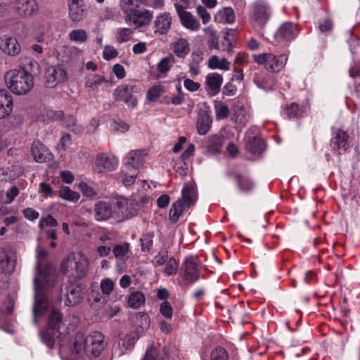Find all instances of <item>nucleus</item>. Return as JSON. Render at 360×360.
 Segmentation results:
<instances>
[{"mask_svg":"<svg viewBox=\"0 0 360 360\" xmlns=\"http://www.w3.org/2000/svg\"><path fill=\"white\" fill-rule=\"evenodd\" d=\"M13 9L19 15L30 16L37 12L38 6L35 0H15Z\"/></svg>","mask_w":360,"mask_h":360,"instance_id":"nucleus-18","label":"nucleus"},{"mask_svg":"<svg viewBox=\"0 0 360 360\" xmlns=\"http://www.w3.org/2000/svg\"><path fill=\"white\" fill-rule=\"evenodd\" d=\"M6 82L11 92L16 95H25L34 86V79L24 71L13 69L6 72Z\"/></svg>","mask_w":360,"mask_h":360,"instance_id":"nucleus-4","label":"nucleus"},{"mask_svg":"<svg viewBox=\"0 0 360 360\" xmlns=\"http://www.w3.org/2000/svg\"><path fill=\"white\" fill-rule=\"evenodd\" d=\"M118 160L115 156L101 153L96 158V170L100 173L112 171L116 168Z\"/></svg>","mask_w":360,"mask_h":360,"instance_id":"nucleus-17","label":"nucleus"},{"mask_svg":"<svg viewBox=\"0 0 360 360\" xmlns=\"http://www.w3.org/2000/svg\"><path fill=\"white\" fill-rule=\"evenodd\" d=\"M348 134L344 130H339L336 135L330 139V146L334 150L343 149L346 150Z\"/></svg>","mask_w":360,"mask_h":360,"instance_id":"nucleus-27","label":"nucleus"},{"mask_svg":"<svg viewBox=\"0 0 360 360\" xmlns=\"http://www.w3.org/2000/svg\"><path fill=\"white\" fill-rule=\"evenodd\" d=\"M132 32L129 28H121L117 32V41L123 43L130 39Z\"/></svg>","mask_w":360,"mask_h":360,"instance_id":"nucleus-50","label":"nucleus"},{"mask_svg":"<svg viewBox=\"0 0 360 360\" xmlns=\"http://www.w3.org/2000/svg\"><path fill=\"white\" fill-rule=\"evenodd\" d=\"M123 164L129 169L133 168L134 170L142 165L141 162H139L138 161L136 162V159L133 155H131V152H129L124 158Z\"/></svg>","mask_w":360,"mask_h":360,"instance_id":"nucleus-46","label":"nucleus"},{"mask_svg":"<svg viewBox=\"0 0 360 360\" xmlns=\"http://www.w3.org/2000/svg\"><path fill=\"white\" fill-rule=\"evenodd\" d=\"M231 63L224 58H219L217 56H212L208 61V67L210 69H220L223 70H229Z\"/></svg>","mask_w":360,"mask_h":360,"instance_id":"nucleus-32","label":"nucleus"},{"mask_svg":"<svg viewBox=\"0 0 360 360\" xmlns=\"http://www.w3.org/2000/svg\"><path fill=\"white\" fill-rule=\"evenodd\" d=\"M60 196L63 199L71 201H77L79 198V193L72 191L68 186H63L61 188L60 190Z\"/></svg>","mask_w":360,"mask_h":360,"instance_id":"nucleus-41","label":"nucleus"},{"mask_svg":"<svg viewBox=\"0 0 360 360\" xmlns=\"http://www.w3.org/2000/svg\"><path fill=\"white\" fill-rule=\"evenodd\" d=\"M71 41L76 42H84L87 39V34L84 30H74L69 34Z\"/></svg>","mask_w":360,"mask_h":360,"instance_id":"nucleus-45","label":"nucleus"},{"mask_svg":"<svg viewBox=\"0 0 360 360\" xmlns=\"http://www.w3.org/2000/svg\"><path fill=\"white\" fill-rule=\"evenodd\" d=\"M0 49L9 56H16L20 51V46L17 39L8 36L0 37Z\"/></svg>","mask_w":360,"mask_h":360,"instance_id":"nucleus-23","label":"nucleus"},{"mask_svg":"<svg viewBox=\"0 0 360 360\" xmlns=\"http://www.w3.org/2000/svg\"><path fill=\"white\" fill-rule=\"evenodd\" d=\"M172 23V16L169 13L160 14L156 17L154 22L155 32L160 34H166L170 28Z\"/></svg>","mask_w":360,"mask_h":360,"instance_id":"nucleus-26","label":"nucleus"},{"mask_svg":"<svg viewBox=\"0 0 360 360\" xmlns=\"http://www.w3.org/2000/svg\"><path fill=\"white\" fill-rule=\"evenodd\" d=\"M177 270L178 262L174 257H171L166 264L164 272L167 276H171L175 274Z\"/></svg>","mask_w":360,"mask_h":360,"instance_id":"nucleus-48","label":"nucleus"},{"mask_svg":"<svg viewBox=\"0 0 360 360\" xmlns=\"http://www.w3.org/2000/svg\"><path fill=\"white\" fill-rule=\"evenodd\" d=\"M197 200L195 188L190 184H186L181 191V198L175 201L169 212V220L172 224H176L184 212L193 206Z\"/></svg>","mask_w":360,"mask_h":360,"instance_id":"nucleus-3","label":"nucleus"},{"mask_svg":"<svg viewBox=\"0 0 360 360\" xmlns=\"http://www.w3.org/2000/svg\"><path fill=\"white\" fill-rule=\"evenodd\" d=\"M103 335L98 331L85 336L83 333L75 334L73 345L70 347L72 353L80 354L84 352L89 360H105L98 359L104 349Z\"/></svg>","mask_w":360,"mask_h":360,"instance_id":"nucleus-2","label":"nucleus"},{"mask_svg":"<svg viewBox=\"0 0 360 360\" xmlns=\"http://www.w3.org/2000/svg\"><path fill=\"white\" fill-rule=\"evenodd\" d=\"M89 261L86 257L77 252L72 255H70L63 259L61 264V270L63 274L75 272L78 278L84 277L88 270Z\"/></svg>","mask_w":360,"mask_h":360,"instance_id":"nucleus-7","label":"nucleus"},{"mask_svg":"<svg viewBox=\"0 0 360 360\" xmlns=\"http://www.w3.org/2000/svg\"><path fill=\"white\" fill-rule=\"evenodd\" d=\"M52 188L51 186L45 182H41L39 184V192L42 193L43 196L48 198L52 194Z\"/></svg>","mask_w":360,"mask_h":360,"instance_id":"nucleus-63","label":"nucleus"},{"mask_svg":"<svg viewBox=\"0 0 360 360\" xmlns=\"http://www.w3.org/2000/svg\"><path fill=\"white\" fill-rule=\"evenodd\" d=\"M65 291L66 300L65 302L67 306H75L79 304L83 298L85 291V285L79 281H68L61 289Z\"/></svg>","mask_w":360,"mask_h":360,"instance_id":"nucleus-9","label":"nucleus"},{"mask_svg":"<svg viewBox=\"0 0 360 360\" xmlns=\"http://www.w3.org/2000/svg\"><path fill=\"white\" fill-rule=\"evenodd\" d=\"M266 148L265 142L263 139L256 136H249L247 140V148L253 154H260Z\"/></svg>","mask_w":360,"mask_h":360,"instance_id":"nucleus-28","label":"nucleus"},{"mask_svg":"<svg viewBox=\"0 0 360 360\" xmlns=\"http://www.w3.org/2000/svg\"><path fill=\"white\" fill-rule=\"evenodd\" d=\"M118 55V51L112 46H105L103 49V56L106 60H110Z\"/></svg>","mask_w":360,"mask_h":360,"instance_id":"nucleus-54","label":"nucleus"},{"mask_svg":"<svg viewBox=\"0 0 360 360\" xmlns=\"http://www.w3.org/2000/svg\"><path fill=\"white\" fill-rule=\"evenodd\" d=\"M154 234L153 232H148L142 235L140 238L141 251L148 252L153 247Z\"/></svg>","mask_w":360,"mask_h":360,"instance_id":"nucleus-37","label":"nucleus"},{"mask_svg":"<svg viewBox=\"0 0 360 360\" xmlns=\"http://www.w3.org/2000/svg\"><path fill=\"white\" fill-rule=\"evenodd\" d=\"M82 194L86 197L90 198L96 195L95 191L85 182H82L79 184Z\"/></svg>","mask_w":360,"mask_h":360,"instance_id":"nucleus-57","label":"nucleus"},{"mask_svg":"<svg viewBox=\"0 0 360 360\" xmlns=\"http://www.w3.org/2000/svg\"><path fill=\"white\" fill-rule=\"evenodd\" d=\"M145 302L143 294L139 291L131 292L128 297V305L133 309H138Z\"/></svg>","mask_w":360,"mask_h":360,"instance_id":"nucleus-34","label":"nucleus"},{"mask_svg":"<svg viewBox=\"0 0 360 360\" xmlns=\"http://www.w3.org/2000/svg\"><path fill=\"white\" fill-rule=\"evenodd\" d=\"M173 51L177 57L184 58L190 51V46L187 40L180 38L175 41L173 44Z\"/></svg>","mask_w":360,"mask_h":360,"instance_id":"nucleus-31","label":"nucleus"},{"mask_svg":"<svg viewBox=\"0 0 360 360\" xmlns=\"http://www.w3.org/2000/svg\"><path fill=\"white\" fill-rule=\"evenodd\" d=\"M63 122L65 126L69 130L72 131H77V120L76 118L72 115H66L63 118Z\"/></svg>","mask_w":360,"mask_h":360,"instance_id":"nucleus-55","label":"nucleus"},{"mask_svg":"<svg viewBox=\"0 0 360 360\" xmlns=\"http://www.w3.org/2000/svg\"><path fill=\"white\" fill-rule=\"evenodd\" d=\"M174 7L184 27L193 31L200 29L199 21L190 12L184 11V7L181 4L175 3Z\"/></svg>","mask_w":360,"mask_h":360,"instance_id":"nucleus-15","label":"nucleus"},{"mask_svg":"<svg viewBox=\"0 0 360 360\" xmlns=\"http://www.w3.org/2000/svg\"><path fill=\"white\" fill-rule=\"evenodd\" d=\"M162 92V87L160 85L153 86L148 91L147 98L150 101H155L159 98Z\"/></svg>","mask_w":360,"mask_h":360,"instance_id":"nucleus-49","label":"nucleus"},{"mask_svg":"<svg viewBox=\"0 0 360 360\" xmlns=\"http://www.w3.org/2000/svg\"><path fill=\"white\" fill-rule=\"evenodd\" d=\"M168 259V251L166 248H162L155 256L153 259V264L155 266H162L166 263Z\"/></svg>","mask_w":360,"mask_h":360,"instance_id":"nucleus-47","label":"nucleus"},{"mask_svg":"<svg viewBox=\"0 0 360 360\" xmlns=\"http://www.w3.org/2000/svg\"><path fill=\"white\" fill-rule=\"evenodd\" d=\"M0 104L4 105H13L12 95L6 89H0Z\"/></svg>","mask_w":360,"mask_h":360,"instance_id":"nucleus-53","label":"nucleus"},{"mask_svg":"<svg viewBox=\"0 0 360 360\" xmlns=\"http://www.w3.org/2000/svg\"><path fill=\"white\" fill-rule=\"evenodd\" d=\"M115 283L110 278H105L101 281L100 288L106 298L108 300L109 295L114 289Z\"/></svg>","mask_w":360,"mask_h":360,"instance_id":"nucleus-43","label":"nucleus"},{"mask_svg":"<svg viewBox=\"0 0 360 360\" xmlns=\"http://www.w3.org/2000/svg\"><path fill=\"white\" fill-rule=\"evenodd\" d=\"M300 112L299 105L292 103L290 105H286L284 108V114L288 119H292L297 117Z\"/></svg>","mask_w":360,"mask_h":360,"instance_id":"nucleus-44","label":"nucleus"},{"mask_svg":"<svg viewBox=\"0 0 360 360\" xmlns=\"http://www.w3.org/2000/svg\"><path fill=\"white\" fill-rule=\"evenodd\" d=\"M112 129L120 131L125 132L129 130V125L122 120L113 121L111 124Z\"/></svg>","mask_w":360,"mask_h":360,"instance_id":"nucleus-56","label":"nucleus"},{"mask_svg":"<svg viewBox=\"0 0 360 360\" xmlns=\"http://www.w3.org/2000/svg\"><path fill=\"white\" fill-rule=\"evenodd\" d=\"M39 65L35 60H29L23 68L17 69L18 71H24L27 73V75L31 76L32 79L39 73Z\"/></svg>","mask_w":360,"mask_h":360,"instance_id":"nucleus-35","label":"nucleus"},{"mask_svg":"<svg viewBox=\"0 0 360 360\" xmlns=\"http://www.w3.org/2000/svg\"><path fill=\"white\" fill-rule=\"evenodd\" d=\"M297 34L296 25L291 22H285L278 29L274 36L278 41H290Z\"/></svg>","mask_w":360,"mask_h":360,"instance_id":"nucleus-21","label":"nucleus"},{"mask_svg":"<svg viewBox=\"0 0 360 360\" xmlns=\"http://www.w3.org/2000/svg\"><path fill=\"white\" fill-rule=\"evenodd\" d=\"M174 62V58L173 57H165L163 58L158 64V70L162 72H166L170 69V63Z\"/></svg>","mask_w":360,"mask_h":360,"instance_id":"nucleus-51","label":"nucleus"},{"mask_svg":"<svg viewBox=\"0 0 360 360\" xmlns=\"http://www.w3.org/2000/svg\"><path fill=\"white\" fill-rule=\"evenodd\" d=\"M112 72L116 75L117 79H122L126 75V72L124 67L120 64H115L112 68Z\"/></svg>","mask_w":360,"mask_h":360,"instance_id":"nucleus-64","label":"nucleus"},{"mask_svg":"<svg viewBox=\"0 0 360 360\" xmlns=\"http://www.w3.org/2000/svg\"><path fill=\"white\" fill-rule=\"evenodd\" d=\"M22 213L24 217L30 221H34L37 219L39 216V214L37 211L30 207L24 209Z\"/></svg>","mask_w":360,"mask_h":360,"instance_id":"nucleus-61","label":"nucleus"},{"mask_svg":"<svg viewBox=\"0 0 360 360\" xmlns=\"http://www.w3.org/2000/svg\"><path fill=\"white\" fill-rule=\"evenodd\" d=\"M253 82L258 88L262 89L266 91L273 89L274 85V80L272 75L265 72L255 73L253 77Z\"/></svg>","mask_w":360,"mask_h":360,"instance_id":"nucleus-24","label":"nucleus"},{"mask_svg":"<svg viewBox=\"0 0 360 360\" xmlns=\"http://www.w3.org/2000/svg\"><path fill=\"white\" fill-rule=\"evenodd\" d=\"M160 314L166 319H171L173 314V309L170 303L167 301H164L160 306Z\"/></svg>","mask_w":360,"mask_h":360,"instance_id":"nucleus-52","label":"nucleus"},{"mask_svg":"<svg viewBox=\"0 0 360 360\" xmlns=\"http://www.w3.org/2000/svg\"><path fill=\"white\" fill-rule=\"evenodd\" d=\"M14 269V261L11 259L6 252L0 251V274H10L13 273Z\"/></svg>","mask_w":360,"mask_h":360,"instance_id":"nucleus-30","label":"nucleus"},{"mask_svg":"<svg viewBox=\"0 0 360 360\" xmlns=\"http://www.w3.org/2000/svg\"><path fill=\"white\" fill-rule=\"evenodd\" d=\"M209 106L205 105L198 111L197 118V129L200 135L206 134L210 129L212 118Z\"/></svg>","mask_w":360,"mask_h":360,"instance_id":"nucleus-14","label":"nucleus"},{"mask_svg":"<svg viewBox=\"0 0 360 360\" xmlns=\"http://www.w3.org/2000/svg\"><path fill=\"white\" fill-rule=\"evenodd\" d=\"M288 60V56L281 54L275 56L273 53H264L255 56V61L261 65H264L266 70L273 72H277L281 70L285 65Z\"/></svg>","mask_w":360,"mask_h":360,"instance_id":"nucleus-8","label":"nucleus"},{"mask_svg":"<svg viewBox=\"0 0 360 360\" xmlns=\"http://www.w3.org/2000/svg\"><path fill=\"white\" fill-rule=\"evenodd\" d=\"M233 117L236 122L245 125L248 121V115L243 107H238L234 110Z\"/></svg>","mask_w":360,"mask_h":360,"instance_id":"nucleus-42","label":"nucleus"},{"mask_svg":"<svg viewBox=\"0 0 360 360\" xmlns=\"http://www.w3.org/2000/svg\"><path fill=\"white\" fill-rule=\"evenodd\" d=\"M95 218L97 221H104L109 219L112 213L110 202L98 201L94 205Z\"/></svg>","mask_w":360,"mask_h":360,"instance_id":"nucleus-25","label":"nucleus"},{"mask_svg":"<svg viewBox=\"0 0 360 360\" xmlns=\"http://www.w3.org/2000/svg\"><path fill=\"white\" fill-rule=\"evenodd\" d=\"M47 252L39 248L37 253V276L34 279V302L32 306V323L37 325V318L44 316L49 307L48 290L51 288L55 281V276L49 270H41V260L47 256Z\"/></svg>","mask_w":360,"mask_h":360,"instance_id":"nucleus-1","label":"nucleus"},{"mask_svg":"<svg viewBox=\"0 0 360 360\" xmlns=\"http://www.w3.org/2000/svg\"><path fill=\"white\" fill-rule=\"evenodd\" d=\"M103 83H108L104 77L96 74H90L85 77L84 86L89 89V91H94Z\"/></svg>","mask_w":360,"mask_h":360,"instance_id":"nucleus-29","label":"nucleus"},{"mask_svg":"<svg viewBox=\"0 0 360 360\" xmlns=\"http://www.w3.org/2000/svg\"><path fill=\"white\" fill-rule=\"evenodd\" d=\"M135 86L122 84L118 86L113 92V96L117 101H123L126 104L135 107L137 104V100L135 98L134 93Z\"/></svg>","mask_w":360,"mask_h":360,"instance_id":"nucleus-13","label":"nucleus"},{"mask_svg":"<svg viewBox=\"0 0 360 360\" xmlns=\"http://www.w3.org/2000/svg\"><path fill=\"white\" fill-rule=\"evenodd\" d=\"M229 356L226 350L222 347L214 348L210 353V360H229Z\"/></svg>","mask_w":360,"mask_h":360,"instance_id":"nucleus-40","label":"nucleus"},{"mask_svg":"<svg viewBox=\"0 0 360 360\" xmlns=\"http://www.w3.org/2000/svg\"><path fill=\"white\" fill-rule=\"evenodd\" d=\"M122 7L126 14V22L133 23L136 27L148 25L153 17L152 11L139 10L137 1L134 0H127Z\"/></svg>","mask_w":360,"mask_h":360,"instance_id":"nucleus-6","label":"nucleus"},{"mask_svg":"<svg viewBox=\"0 0 360 360\" xmlns=\"http://www.w3.org/2000/svg\"><path fill=\"white\" fill-rule=\"evenodd\" d=\"M31 150L36 162H44L52 160V153L39 141L33 142Z\"/></svg>","mask_w":360,"mask_h":360,"instance_id":"nucleus-22","label":"nucleus"},{"mask_svg":"<svg viewBox=\"0 0 360 360\" xmlns=\"http://www.w3.org/2000/svg\"><path fill=\"white\" fill-rule=\"evenodd\" d=\"M198 15L202 18L203 24H207L210 20V15L207 11L206 8L202 6H198L196 8Z\"/></svg>","mask_w":360,"mask_h":360,"instance_id":"nucleus-58","label":"nucleus"},{"mask_svg":"<svg viewBox=\"0 0 360 360\" xmlns=\"http://www.w3.org/2000/svg\"><path fill=\"white\" fill-rule=\"evenodd\" d=\"M218 18L219 22L224 23H232L235 20V13L231 7L224 8L219 11L217 15L215 16V20Z\"/></svg>","mask_w":360,"mask_h":360,"instance_id":"nucleus-33","label":"nucleus"},{"mask_svg":"<svg viewBox=\"0 0 360 360\" xmlns=\"http://www.w3.org/2000/svg\"><path fill=\"white\" fill-rule=\"evenodd\" d=\"M183 278L186 285L190 286L197 282L200 278V269L198 268V258L194 256L186 257L183 264Z\"/></svg>","mask_w":360,"mask_h":360,"instance_id":"nucleus-10","label":"nucleus"},{"mask_svg":"<svg viewBox=\"0 0 360 360\" xmlns=\"http://www.w3.org/2000/svg\"><path fill=\"white\" fill-rule=\"evenodd\" d=\"M271 14L269 6L264 2H257L254 5L251 21L256 30L262 29L270 18Z\"/></svg>","mask_w":360,"mask_h":360,"instance_id":"nucleus-11","label":"nucleus"},{"mask_svg":"<svg viewBox=\"0 0 360 360\" xmlns=\"http://www.w3.org/2000/svg\"><path fill=\"white\" fill-rule=\"evenodd\" d=\"M19 189L16 186H13L10 188L9 190L7 191L6 195L7 198L6 203H11L15 198L18 195Z\"/></svg>","mask_w":360,"mask_h":360,"instance_id":"nucleus-60","label":"nucleus"},{"mask_svg":"<svg viewBox=\"0 0 360 360\" xmlns=\"http://www.w3.org/2000/svg\"><path fill=\"white\" fill-rule=\"evenodd\" d=\"M89 300L93 301V305L98 307H101L108 302L106 295H104L102 292H100L98 289L95 290L93 288L89 295Z\"/></svg>","mask_w":360,"mask_h":360,"instance_id":"nucleus-36","label":"nucleus"},{"mask_svg":"<svg viewBox=\"0 0 360 360\" xmlns=\"http://www.w3.org/2000/svg\"><path fill=\"white\" fill-rule=\"evenodd\" d=\"M184 85L188 91L191 92L198 91L200 86V84L198 82H195L188 78L184 79Z\"/></svg>","mask_w":360,"mask_h":360,"instance_id":"nucleus-59","label":"nucleus"},{"mask_svg":"<svg viewBox=\"0 0 360 360\" xmlns=\"http://www.w3.org/2000/svg\"><path fill=\"white\" fill-rule=\"evenodd\" d=\"M68 15L73 22L82 21L87 11L84 0H68Z\"/></svg>","mask_w":360,"mask_h":360,"instance_id":"nucleus-16","label":"nucleus"},{"mask_svg":"<svg viewBox=\"0 0 360 360\" xmlns=\"http://www.w3.org/2000/svg\"><path fill=\"white\" fill-rule=\"evenodd\" d=\"M67 73L60 65L49 66L44 76V84L47 88H53L65 81Z\"/></svg>","mask_w":360,"mask_h":360,"instance_id":"nucleus-12","label":"nucleus"},{"mask_svg":"<svg viewBox=\"0 0 360 360\" xmlns=\"http://www.w3.org/2000/svg\"><path fill=\"white\" fill-rule=\"evenodd\" d=\"M49 328L45 332L41 333V339L49 348L53 347L56 339L61 335H65V331H62L64 328L63 321V315L57 309H53L49 317Z\"/></svg>","mask_w":360,"mask_h":360,"instance_id":"nucleus-5","label":"nucleus"},{"mask_svg":"<svg viewBox=\"0 0 360 360\" xmlns=\"http://www.w3.org/2000/svg\"><path fill=\"white\" fill-rule=\"evenodd\" d=\"M226 176L235 180L237 188L240 193H248L255 188V183L252 179L238 172L229 171L226 173Z\"/></svg>","mask_w":360,"mask_h":360,"instance_id":"nucleus-19","label":"nucleus"},{"mask_svg":"<svg viewBox=\"0 0 360 360\" xmlns=\"http://www.w3.org/2000/svg\"><path fill=\"white\" fill-rule=\"evenodd\" d=\"M222 83L223 77L221 75L217 72L209 73L205 78V86L207 94L211 96L218 94L221 90Z\"/></svg>","mask_w":360,"mask_h":360,"instance_id":"nucleus-20","label":"nucleus"},{"mask_svg":"<svg viewBox=\"0 0 360 360\" xmlns=\"http://www.w3.org/2000/svg\"><path fill=\"white\" fill-rule=\"evenodd\" d=\"M237 88L231 82L226 83L222 90V94L224 96H230L236 94Z\"/></svg>","mask_w":360,"mask_h":360,"instance_id":"nucleus-62","label":"nucleus"},{"mask_svg":"<svg viewBox=\"0 0 360 360\" xmlns=\"http://www.w3.org/2000/svg\"><path fill=\"white\" fill-rule=\"evenodd\" d=\"M214 109L216 113V119L217 120H224L228 117L229 115V109L227 105L221 102H215Z\"/></svg>","mask_w":360,"mask_h":360,"instance_id":"nucleus-38","label":"nucleus"},{"mask_svg":"<svg viewBox=\"0 0 360 360\" xmlns=\"http://www.w3.org/2000/svg\"><path fill=\"white\" fill-rule=\"evenodd\" d=\"M129 250V243H124L122 245H116L112 249L114 256L118 260L124 259V256Z\"/></svg>","mask_w":360,"mask_h":360,"instance_id":"nucleus-39","label":"nucleus"}]
</instances>
